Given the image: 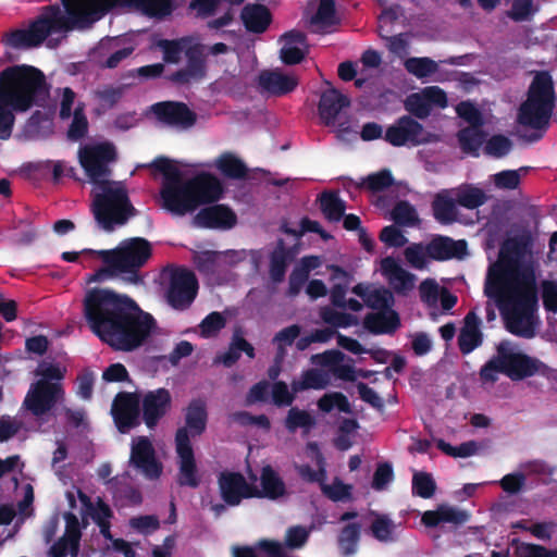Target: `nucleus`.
I'll return each mask as SVG.
<instances>
[{"label":"nucleus","mask_w":557,"mask_h":557,"mask_svg":"<svg viewBox=\"0 0 557 557\" xmlns=\"http://www.w3.org/2000/svg\"><path fill=\"white\" fill-rule=\"evenodd\" d=\"M175 451L178 459L176 483L182 487L197 488L200 485L201 479L198 473L191 442L187 438L185 430H181L175 436Z\"/></svg>","instance_id":"18"},{"label":"nucleus","mask_w":557,"mask_h":557,"mask_svg":"<svg viewBox=\"0 0 557 557\" xmlns=\"http://www.w3.org/2000/svg\"><path fill=\"white\" fill-rule=\"evenodd\" d=\"M320 209L331 222L343 220V227L348 231V215H345V202L335 191H324L319 198Z\"/></svg>","instance_id":"37"},{"label":"nucleus","mask_w":557,"mask_h":557,"mask_svg":"<svg viewBox=\"0 0 557 557\" xmlns=\"http://www.w3.org/2000/svg\"><path fill=\"white\" fill-rule=\"evenodd\" d=\"M143 421L148 429H154L172 407V395L169 389L159 387L144 394L141 400Z\"/></svg>","instance_id":"24"},{"label":"nucleus","mask_w":557,"mask_h":557,"mask_svg":"<svg viewBox=\"0 0 557 557\" xmlns=\"http://www.w3.org/2000/svg\"><path fill=\"white\" fill-rule=\"evenodd\" d=\"M392 216L397 224L403 226H414L419 223L414 208L406 201H400L395 206Z\"/></svg>","instance_id":"52"},{"label":"nucleus","mask_w":557,"mask_h":557,"mask_svg":"<svg viewBox=\"0 0 557 557\" xmlns=\"http://www.w3.org/2000/svg\"><path fill=\"white\" fill-rule=\"evenodd\" d=\"M352 292L359 296L369 308L376 311L392 309L394 305V296L392 292L385 287L374 284H358L352 288Z\"/></svg>","instance_id":"31"},{"label":"nucleus","mask_w":557,"mask_h":557,"mask_svg":"<svg viewBox=\"0 0 557 557\" xmlns=\"http://www.w3.org/2000/svg\"><path fill=\"white\" fill-rule=\"evenodd\" d=\"M14 112L11 102L0 95V139L10 138L15 123Z\"/></svg>","instance_id":"49"},{"label":"nucleus","mask_w":557,"mask_h":557,"mask_svg":"<svg viewBox=\"0 0 557 557\" xmlns=\"http://www.w3.org/2000/svg\"><path fill=\"white\" fill-rule=\"evenodd\" d=\"M85 253L97 255L104 267L95 274L96 280L110 276H121L127 284H144L140 269L152 256V246L144 237H132L122 240L114 249L92 250L85 249Z\"/></svg>","instance_id":"4"},{"label":"nucleus","mask_w":557,"mask_h":557,"mask_svg":"<svg viewBox=\"0 0 557 557\" xmlns=\"http://www.w3.org/2000/svg\"><path fill=\"white\" fill-rule=\"evenodd\" d=\"M496 351L503 364V373L512 381H521L539 373L544 364L536 358L524 354L510 341L500 342Z\"/></svg>","instance_id":"13"},{"label":"nucleus","mask_w":557,"mask_h":557,"mask_svg":"<svg viewBox=\"0 0 557 557\" xmlns=\"http://www.w3.org/2000/svg\"><path fill=\"white\" fill-rule=\"evenodd\" d=\"M220 253L211 250H203L195 253L193 260L196 269L206 275L216 272Z\"/></svg>","instance_id":"51"},{"label":"nucleus","mask_w":557,"mask_h":557,"mask_svg":"<svg viewBox=\"0 0 557 557\" xmlns=\"http://www.w3.org/2000/svg\"><path fill=\"white\" fill-rule=\"evenodd\" d=\"M198 225L206 228L228 230L237 223L235 212L225 205H212L201 209L195 216Z\"/></svg>","instance_id":"28"},{"label":"nucleus","mask_w":557,"mask_h":557,"mask_svg":"<svg viewBox=\"0 0 557 557\" xmlns=\"http://www.w3.org/2000/svg\"><path fill=\"white\" fill-rule=\"evenodd\" d=\"M555 104L554 84L547 72H537L530 85L527 100L521 104L518 120L533 128H542L549 122Z\"/></svg>","instance_id":"9"},{"label":"nucleus","mask_w":557,"mask_h":557,"mask_svg":"<svg viewBox=\"0 0 557 557\" xmlns=\"http://www.w3.org/2000/svg\"><path fill=\"white\" fill-rule=\"evenodd\" d=\"M479 127L470 126L459 132V143L465 152L476 153L483 144L485 136Z\"/></svg>","instance_id":"47"},{"label":"nucleus","mask_w":557,"mask_h":557,"mask_svg":"<svg viewBox=\"0 0 557 557\" xmlns=\"http://www.w3.org/2000/svg\"><path fill=\"white\" fill-rule=\"evenodd\" d=\"M89 17L99 21L117 5H127L139 10L149 17L164 18L173 11L172 0H84Z\"/></svg>","instance_id":"14"},{"label":"nucleus","mask_w":557,"mask_h":557,"mask_svg":"<svg viewBox=\"0 0 557 557\" xmlns=\"http://www.w3.org/2000/svg\"><path fill=\"white\" fill-rule=\"evenodd\" d=\"M347 107L348 96L343 95L332 86H329L320 95L318 102L319 119L324 126L334 127L336 138L342 141L348 139V116L345 113Z\"/></svg>","instance_id":"12"},{"label":"nucleus","mask_w":557,"mask_h":557,"mask_svg":"<svg viewBox=\"0 0 557 557\" xmlns=\"http://www.w3.org/2000/svg\"><path fill=\"white\" fill-rule=\"evenodd\" d=\"M318 407L323 412H331L333 409L348 413V397L342 393H330L318 400Z\"/></svg>","instance_id":"53"},{"label":"nucleus","mask_w":557,"mask_h":557,"mask_svg":"<svg viewBox=\"0 0 557 557\" xmlns=\"http://www.w3.org/2000/svg\"><path fill=\"white\" fill-rule=\"evenodd\" d=\"M215 166L225 177L233 180H243L248 173L246 164L232 152L220 154Z\"/></svg>","instance_id":"42"},{"label":"nucleus","mask_w":557,"mask_h":557,"mask_svg":"<svg viewBox=\"0 0 557 557\" xmlns=\"http://www.w3.org/2000/svg\"><path fill=\"white\" fill-rule=\"evenodd\" d=\"M226 319L221 312L213 311L209 313L199 324L200 335L203 338L215 336L225 327Z\"/></svg>","instance_id":"50"},{"label":"nucleus","mask_w":557,"mask_h":557,"mask_svg":"<svg viewBox=\"0 0 557 557\" xmlns=\"http://www.w3.org/2000/svg\"><path fill=\"white\" fill-rule=\"evenodd\" d=\"M151 110L159 122L178 129H188L197 122L196 112L181 101L157 102Z\"/></svg>","instance_id":"21"},{"label":"nucleus","mask_w":557,"mask_h":557,"mask_svg":"<svg viewBox=\"0 0 557 557\" xmlns=\"http://www.w3.org/2000/svg\"><path fill=\"white\" fill-rule=\"evenodd\" d=\"M88 132V121L81 109H75L73 121L67 131V137L71 140H79L86 136Z\"/></svg>","instance_id":"57"},{"label":"nucleus","mask_w":557,"mask_h":557,"mask_svg":"<svg viewBox=\"0 0 557 557\" xmlns=\"http://www.w3.org/2000/svg\"><path fill=\"white\" fill-rule=\"evenodd\" d=\"M240 20L247 32L259 35L268 30L273 15L265 4L253 2L243 7Z\"/></svg>","instance_id":"29"},{"label":"nucleus","mask_w":557,"mask_h":557,"mask_svg":"<svg viewBox=\"0 0 557 557\" xmlns=\"http://www.w3.org/2000/svg\"><path fill=\"white\" fill-rule=\"evenodd\" d=\"M64 12L58 4L46 5L28 28L14 29L7 34L5 45L13 49H29L40 46L48 36L85 29L95 23L86 12L84 0H61Z\"/></svg>","instance_id":"3"},{"label":"nucleus","mask_w":557,"mask_h":557,"mask_svg":"<svg viewBox=\"0 0 557 557\" xmlns=\"http://www.w3.org/2000/svg\"><path fill=\"white\" fill-rule=\"evenodd\" d=\"M468 513L448 505H442L436 510L425 511L422 522L428 527H435L441 522L461 524L468 520Z\"/></svg>","instance_id":"38"},{"label":"nucleus","mask_w":557,"mask_h":557,"mask_svg":"<svg viewBox=\"0 0 557 557\" xmlns=\"http://www.w3.org/2000/svg\"><path fill=\"white\" fill-rule=\"evenodd\" d=\"M435 482L429 473L417 472L412 478L413 492L423 498H430L435 492Z\"/></svg>","instance_id":"54"},{"label":"nucleus","mask_w":557,"mask_h":557,"mask_svg":"<svg viewBox=\"0 0 557 557\" xmlns=\"http://www.w3.org/2000/svg\"><path fill=\"white\" fill-rule=\"evenodd\" d=\"M315 424V419L306 410L298 408H290L285 419V428L289 432H295L297 429L309 431Z\"/></svg>","instance_id":"46"},{"label":"nucleus","mask_w":557,"mask_h":557,"mask_svg":"<svg viewBox=\"0 0 557 557\" xmlns=\"http://www.w3.org/2000/svg\"><path fill=\"white\" fill-rule=\"evenodd\" d=\"M90 331L115 350L133 351L157 329L156 319L128 295L110 288H91L83 301Z\"/></svg>","instance_id":"2"},{"label":"nucleus","mask_w":557,"mask_h":557,"mask_svg":"<svg viewBox=\"0 0 557 557\" xmlns=\"http://www.w3.org/2000/svg\"><path fill=\"white\" fill-rule=\"evenodd\" d=\"M344 354L339 350L332 349L322 354L311 356V363L327 368L329 371L337 375L343 381H348V364L342 363Z\"/></svg>","instance_id":"40"},{"label":"nucleus","mask_w":557,"mask_h":557,"mask_svg":"<svg viewBox=\"0 0 557 557\" xmlns=\"http://www.w3.org/2000/svg\"><path fill=\"white\" fill-rule=\"evenodd\" d=\"M446 104V95L437 86L425 87L409 95L405 100L406 110L418 119L428 117L433 106L445 108Z\"/></svg>","instance_id":"25"},{"label":"nucleus","mask_w":557,"mask_h":557,"mask_svg":"<svg viewBox=\"0 0 557 557\" xmlns=\"http://www.w3.org/2000/svg\"><path fill=\"white\" fill-rule=\"evenodd\" d=\"M503 373V364L496 352L480 370V380L483 384L493 385L498 380V374Z\"/></svg>","instance_id":"56"},{"label":"nucleus","mask_w":557,"mask_h":557,"mask_svg":"<svg viewBox=\"0 0 557 557\" xmlns=\"http://www.w3.org/2000/svg\"><path fill=\"white\" fill-rule=\"evenodd\" d=\"M116 159L115 146L109 141L87 144L78 149L79 164L89 181L96 186L111 181L112 170L110 165Z\"/></svg>","instance_id":"10"},{"label":"nucleus","mask_w":557,"mask_h":557,"mask_svg":"<svg viewBox=\"0 0 557 557\" xmlns=\"http://www.w3.org/2000/svg\"><path fill=\"white\" fill-rule=\"evenodd\" d=\"M185 38L159 39L156 47L163 53V61L168 64H178L182 53L186 58V65L166 76V79L177 87H186L202 82L208 75L207 55L205 46L195 44L184 49Z\"/></svg>","instance_id":"6"},{"label":"nucleus","mask_w":557,"mask_h":557,"mask_svg":"<svg viewBox=\"0 0 557 557\" xmlns=\"http://www.w3.org/2000/svg\"><path fill=\"white\" fill-rule=\"evenodd\" d=\"M63 397L64 391L59 382L38 380L32 384L22 407L29 411L41 426L49 421L51 410Z\"/></svg>","instance_id":"11"},{"label":"nucleus","mask_w":557,"mask_h":557,"mask_svg":"<svg viewBox=\"0 0 557 557\" xmlns=\"http://www.w3.org/2000/svg\"><path fill=\"white\" fill-rule=\"evenodd\" d=\"M48 94L45 74L26 64L12 65L0 72V95L16 112H25Z\"/></svg>","instance_id":"5"},{"label":"nucleus","mask_w":557,"mask_h":557,"mask_svg":"<svg viewBox=\"0 0 557 557\" xmlns=\"http://www.w3.org/2000/svg\"><path fill=\"white\" fill-rule=\"evenodd\" d=\"M111 413L120 433H128L140 424V399L137 393L120 392L115 395Z\"/></svg>","instance_id":"19"},{"label":"nucleus","mask_w":557,"mask_h":557,"mask_svg":"<svg viewBox=\"0 0 557 557\" xmlns=\"http://www.w3.org/2000/svg\"><path fill=\"white\" fill-rule=\"evenodd\" d=\"M482 343V333L480 331V319L471 311L465 320L458 336V346L462 354L467 355L474 350Z\"/></svg>","instance_id":"34"},{"label":"nucleus","mask_w":557,"mask_h":557,"mask_svg":"<svg viewBox=\"0 0 557 557\" xmlns=\"http://www.w3.org/2000/svg\"><path fill=\"white\" fill-rule=\"evenodd\" d=\"M466 248L463 240L455 242L448 237H438L426 246V252L433 259L443 260L451 257H462L466 253Z\"/></svg>","instance_id":"36"},{"label":"nucleus","mask_w":557,"mask_h":557,"mask_svg":"<svg viewBox=\"0 0 557 557\" xmlns=\"http://www.w3.org/2000/svg\"><path fill=\"white\" fill-rule=\"evenodd\" d=\"M261 490L257 487L255 497H265L269 499H277L285 495L286 486L277 472L271 466H264L260 475Z\"/></svg>","instance_id":"35"},{"label":"nucleus","mask_w":557,"mask_h":557,"mask_svg":"<svg viewBox=\"0 0 557 557\" xmlns=\"http://www.w3.org/2000/svg\"><path fill=\"white\" fill-rule=\"evenodd\" d=\"M218 484L221 498L228 506H237L244 498L257 495V486L249 484L240 472H221Z\"/></svg>","instance_id":"23"},{"label":"nucleus","mask_w":557,"mask_h":557,"mask_svg":"<svg viewBox=\"0 0 557 557\" xmlns=\"http://www.w3.org/2000/svg\"><path fill=\"white\" fill-rule=\"evenodd\" d=\"M385 140L395 147L420 146L440 141V136L424 129L422 124L405 115L391 125L384 136Z\"/></svg>","instance_id":"16"},{"label":"nucleus","mask_w":557,"mask_h":557,"mask_svg":"<svg viewBox=\"0 0 557 557\" xmlns=\"http://www.w3.org/2000/svg\"><path fill=\"white\" fill-rule=\"evenodd\" d=\"M536 262L525 247L507 242L498 260L487 271L484 294L498 306L506 329L513 335L532 338L537 318Z\"/></svg>","instance_id":"1"},{"label":"nucleus","mask_w":557,"mask_h":557,"mask_svg":"<svg viewBox=\"0 0 557 557\" xmlns=\"http://www.w3.org/2000/svg\"><path fill=\"white\" fill-rule=\"evenodd\" d=\"M188 186L197 208L201 205L213 203L221 199L224 189L221 181L210 173H199L188 180Z\"/></svg>","instance_id":"27"},{"label":"nucleus","mask_w":557,"mask_h":557,"mask_svg":"<svg viewBox=\"0 0 557 557\" xmlns=\"http://www.w3.org/2000/svg\"><path fill=\"white\" fill-rule=\"evenodd\" d=\"M450 193L454 195L456 202L467 209H475L487 200L483 189L469 184L461 185Z\"/></svg>","instance_id":"43"},{"label":"nucleus","mask_w":557,"mask_h":557,"mask_svg":"<svg viewBox=\"0 0 557 557\" xmlns=\"http://www.w3.org/2000/svg\"><path fill=\"white\" fill-rule=\"evenodd\" d=\"M23 423L10 416H0V443L14 437L22 429Z\"/></svg>","instance_id":"62"},{"label":"nucleus","mask_w":557,"mask_h":557,"mask_svg":"<svg viewBox=\"0 0 557 557\" xmlns=\"http://www.w3.org/2000/svg\"><path fill=\"white\" fill-rule=\"evenodd\" d=\"M304 20L312 33H329L339 24L335 0L308 1L304 11Z\"/></svg>","instance_id":"20"},{"label":"nucleus","mask_w":557,"mask_h":557,"mask_svg":"<svg viewBox=\"0 0 557 557\" xmlns=\"http://www.w3.org/2000/svg\"><path fill=\"white\" fill-rule=\"evenodd\" d=\"M129 463L149 480H157L162 474V463L158 461L152 443L146 436H138L133 442Z\"/></svg>","instance_id":"22"},{"label":"nucleus","mask_w":557,"mask_h":557,"mask_svg":"<svg viewBox=\"0 0 557 557\" xmlns=\"http://www.w3.org/2000/svg\"><path fill=\"white\" fill-rule=\"evenodd\" d=\"M208 411L206 401L201 398L191 399L185 409V425L176 430H185L187 438L200 436L207 428Z\"/></svg>","instance_id":"30"},{"label":"nucleus","mask_w":557,"mask_h":557,"mask_svg":"<svg viewBox=\"0 0 557 557\" xmlns=\"http://www.w3.org/2000/svg\"><path fill=\"white\" fill-rule=\"evenodd\" d=\"M97 187L99 191L95 193L90 209L101 230L112 232L115 225H124L137 215L128 191L121 182L110 181Z\"/></svg>","instance_id":"7"},{"label":"nucleus","mask_w":557,"mask_h":557,"mask_svg":"<svg viewBox=\"0 0 557 557\" xmlns=\"http://www.w3.org/2000/svg\"><path fill=\"white\" fill-rule=\"evenodd\" d=\"M542 297L547 310L557 311V282L544 281L542 283Z\"/></svg>","instance_id":"64"},{"label":"nucleus","mask_w":557,"mask_h":557,"mask_svg":"<svg viewBox=\"0 0 557 557\" xmlns=\"http://www.w3.org/2000/svg\"><path fill=\"white\" fill-rule=\"evenodd\" d=\"M512 144L509 138L503 135H496L487 140L484 150L487 154L499 158L507 154Z\"/></svg>","instance_id":"59"},{"label":"nucleus","mask_w":557,"mask_h":557,"mask_svg":"<svg viewBox=\"0 0 557 557\" xmlns=\"http://www.w3.org/2000/svg\"><path fill=\"white\" fill-rule=\"evenodd\" d=\"M308 50L298 46L284 44L280 50V59L286 65H295L302 62Z\"/></svg>","instance_id":"61"},{"label":"nucleus","mask_w":557,"mask_h":557,"mask_svg":"<svg viewBox=\"0 0 557 557\" xmlns=\"http://www.w3.org/2000/svg\"><path fill=\"white\" fill-rule=\"evenodd\" d=\"M257 84L262 92L269 96L283 97L293 92L298 84V77L284 73L280 69L262 70L257 78Z\"/></svg>","instance_id":"26"},{"label":"nucleus","mask_w":557,"mask_h":557,"mask_svg":"<svg viewBox=\"0 0 557 557\" xmlns=\"http://www.w3.org/2000/svg\"><path fill=\"white\" fill-rule=\"evenodd\" d=\"M198 280L186 268H173L169 271L165 299L170 307L184 311L194 302L198 294Z\"/></svg>","instance_id":"15"},{"label":"nucleus","mask_w":557,"mask_h":557,"mask_svg":"<svg viewBox=\"0 0 557 557\" xmlns=\"http://www.w3.org/2000/svg\"><path fill=\"white\" fill-rule=\"evenodd\" d=\"M81 531H69V535H63L50 547L51 557H65L69 553L77 557L79 552Z\"/></svg>","instance_id":"45"},{"label":"nucleus","mask_w":557,"mask_h":557,"mask_svg":"<svg viewBox=\"0 0 557 557\" xmlns=\"http://www.w3.org/2000/svg\"><path fill=\"white\" fill-rule=\"evenodd\" d=\"M434 216L442 223L448 224L457 218L456 199L454 195L444 190L436 195L433 201Z\"/></svg>","instance_id":"41"},{"label":"nucleus","mask_w":557,"mask_h":557,"mask_svg":"<svg viewBox=\"0 0 557 557\" xmlns=\"http://www.w3.org/2000/svg\"><path fill=\"white\" fill-rule=\"evenodd\" d=\"M329 384V373L319 369H309L302 373L301 380L293 381L292 388L297 393L306 389H323Z\"/></svg>","instance_id":"44"},{"label":"nucleus","mask_w":557,"mask_h":557,"mask_svg":"<svg viewBox=\"0 0 557 557\" xmlns=\"http://www.w3.org/2000/svg\"><path fill=\"white\" fill-rule=\"evenodd\" d=\"M150 166L163 175L160 196L165 210L176 215H185L197 209L188 180H183L182 172L174 161L161 156L157 157Z\"/></svg>","instance_id":"8"},{"label":"nucleus","mask_w":557,"mask_h":557,"mask_svg":"<svg viewBox=\"0 0 557 557\" xmlns=\"http://www.w3.org/2000/svg\"><path fill=\"white\" fill-rule=\"evenodd\" d=\"M405 67L418 78L428 77L438 71V64L430 58H409L405 62Z\"/></svg>","instance_id":"48"},{"label":"nucleus","mask_w":557,"mask_h":557,"mask_svg":"<svg viewBox=\"0 0 557 557\" xmlns=\"http://www.w3.org/2000/svg\"><path fill=\"white\" fill-rule=\"evenodd\" d=\"M363 326L373 334H393L400 326L398 313L393 309L368 313Z\"/></svg>","instance_id":"33"},{"label":"nucleus","mask_w":557,"mask_h":557,"mask_svg":"<svg viewBox=\"0 0 557 557\" xmlns=\"http://www.w3.org/2000/svg\"><path fill=\"white\" fill-rule=\"evenodd\" d=\"M381 270L395 292L406 294L414 287L416 276L401 268L395 259H383Z\"/></svg>","instance_id":"32"},{"label":"nucleus","mask_w":557,"mask_h":557,"mask_svg":"<svg viewBox=\"0 0 557 557\" xmlns=\"http://www.w3.org/2000/svg\"><path fill=\"white\" fill-rule=\"evenodd\" d=\"M394 524L386 516L376 515L374 521L371 524V531L373 535L380 541L391 540Z\"/></svg>","instance_id":"60"},{"label":"nucleus","mask_w":557,"mask_h":557,"mask_svg":"<svg viewBox=\"0 0 557 557\" xmlns=\"http://www.w3.org/2000/svg\"><path fill=\"white\" fill-rule=\"evenodd\" d=\"M135 51V45L125 37H104L90 51L91 61L101 70H114Z\"/></svg>","instance_id":"17"},{"label":"nucleus","mask_w":557,"mask_h":557,"mask_svg":"<svg viewBox=\"0 0 557 557\" xmlns=\"http://www.w3.org/2000/svg\"><path fill=\"white\" fill-rule=\"evenodd\" d=\"M535 11L533 0H513L508 16L517 22L527 21Z\"/></svg>","instance_id":"58"},{"label":"nucleus","mask_w":557,"mask_h":557,"mask_svg":"<svg viewBox=\"0 0 557 557\" xmlns=\"http://www.w3.org/2000/svg\"><path fill=\"white\" fill-rule=\"evenodd\" d=\"M456 110L458 115L470 123L471 126H480L482 124L481 113L471 102H461L457 106Z\"/></svg>","instance_id":"63"},{"label":"nucleus","mask_w":557,"mask_h":557,"mask_svg":"<svg viewBox=\"0 0 557 557\" xmlns=\"http://www.w3.org/2000/svg\"><path fill=\"white\" fill-rule=\"evenodd\" d=\"M309 540V531L302 525H294L287 529L284 546L289 549L301 548Z\"/></svg>","instance_id":"55"},{"label":"nucleus","mask_w":557,"mask_h":557,"mask_svg":"<svg viewBox=\"0 0 557 557\" xmlns=\"http://www.w3.org/2000/svg\"><path fill=\"white\" fill-rule=\"evenodd\" d=\"M293 259L290 250L285 246L283 239L277 240V245L270 255L269 274L274 283H281L285 278L287 265Z\"/></svg>","instance_id":"39"}]
</instances>
